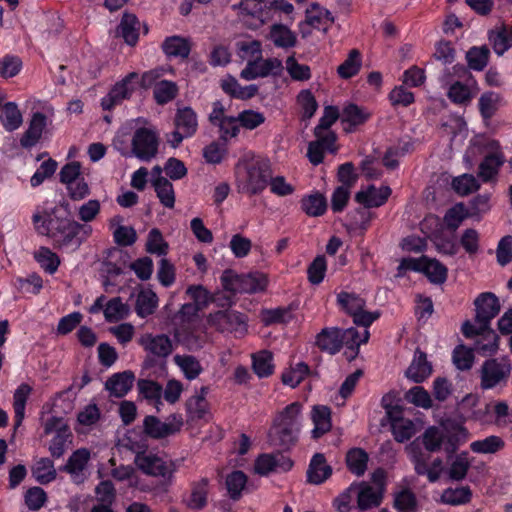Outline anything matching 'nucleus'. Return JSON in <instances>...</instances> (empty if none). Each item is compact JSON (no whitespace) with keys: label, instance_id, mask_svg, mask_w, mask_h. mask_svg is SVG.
<instances>
[{"label":"nucleus","instance_id":"obj_1","mask_svg":"<svg viewBox=\"0 0 512 512\" xmlns=\"http://www.w3.org/2000/svg\"><path fill=\"white\" fill-rule=\"evenodd\" d=\"M32 222L38 234L51 238L56 247H78L82 239L80 232L89 234L91 227L67 217L62 209L49 202L38 205L32 215Z\"/></svg>","mask_w":512,"mask_h":512},{"label":"nucleus","instance_id":"obj_2","mask_svg":"<svg viewBox=\"0 0 512 512\" xmlns=\"http://www.w3.org/2000/svg\"><path fill=\"white\" fill-rule=\"evenodd\" d=\"M270 164L262 160H241L235 167L238 192L249 196L261 194L268 186Z\"/></svg>","mask_w":512,"mask_h":512},{"label":"nucleus","instance_id":"obj_3","mask_svg":"<svg viewBox=\"0 0 512 512\" xmlns=\"http://www.w3.org/2000/svg\"><path fill=\"white\" fill-rule=\"evenodd\" d=\"M302 409L300 402H293L276 415L271 432L276 444L289 448L297 441L302 426Z\"/></svg>","mask_w":512,"mask_h":512},{"label":"nucleus","instance_id":"obj_4","mask_svg":"<svg viewBox=\"0 0 512 512\" xmlns=\"http://www.w3.org/2000/svg\"><path fill=\"white\" fill-rule=\"evenodd\" d=\"M409 270L422 272L434 284H442L447 278V268L438 260L426 256L403 258L397 268V276L401 277Z\"/></svg>","mask_w":512,"mask_h":512},{"label":"nucleus","instance_id":"obj_5","mask_svg":"<svg viewBox=\"0 0 512 512\" xmlns=\"http://www.w3.org/2000/svg\"><path fill=\"white\" fill-rule=\"evenodd\" d=\"M225 290L233 293H257L264 291L267 287V277L260 272L247 274H235L225 271L221 277Z\"/></svg>","mask_w":512,"mask_h":512},{"label":"nucleus","instance_id":"obj_6","mask_svg":"<svg viewBox=\"0 0 512 512\" xmlns=\"http://www.w3.org/2000/svg\"><path fill=\"white\" fill-rule=\"evenodd\" d=\"M134 462L144 474L160 477L166 483H172L173 475L178 469L177 461H166L153 452L136 455Z\"/></svg>","mask_w":512,"mask_h":512},{"label":"nucleus","instance_id":"obj_7","mask_svg":"<svg viewBox=\"0 0 512 512\" xmlns=\"http://www.w3.org/2000/svg\"><path fill=\"white\" fill-rule=\"evenodd\" d=\"M337 302L343 310L353 317L357 326L369 327L380 316L378 312L365 311V300L355 293L340 292Z\"/></svg>","mask_w":512,"mask_h":512},{"label":"nucleus","instance_id":"obj_8","mask_svg":"<svg viewBox=\"0 0 512 512\" xmlns=\"http://www.w3.org/2000/svg\"><path fill=\"white\" fill-rule=\"evenodd\" d=\"M208 323L220 332H229L242 337L247 332V317L235 310L217 311L208 317Z\"/></svg>","mask_w":512,"mask_h":512},{"label":"nucleus","instance_id":"obj_9","mask_svg":"<svg viewBox=\"0 0 512 512\" xmlns=\"http://www.w3.org/2000/svg\"><path fill=\"white\" fill-rule=\"evenodd\" d=\"M511 372V365L507 358L486 360L481 367V387L485 390L493 389L505 384Z\"/></svg>","mask_w":512,"mask_h":512},{"label":"nucleus","instance_id":"obj_10","mask_svg":"<svg viewBox=\"0 0 512 512\" xmlns=\"http://www.w3.org/2000/svg\"><path fill=\"white\" fill-rule=\"evenodd\" d=\"M175 130L168 136L172 147H177L184 138L192 137L198 129V117L191 107L179 108L175 114Z\"/></svg>","mask_w":512,"mask_h":512},{"label":"nucleus","instance_id":"obj_11","mask_svg":"<svg viewBox=\"0 0 512 512\" xmlns=\"http://www.w3.org/2000/svg\"><path fill=\"white\" fill-rule=\"evenodd\" d=\"M158 136L151 128H138L132 138V154L141 161H150L158 153Z\"/></svg>","mask_w":512,"mask_h":512},{"label":"nucleus","instance_id":"obj_12","mask_svg":"<svg viewBox=\"0 0 512 512\" xmlns=\"http://www.w3.org/2000/svg\"><path fill=\"white\" fill-rule=\"evenodd\" d=\"M182 426L183 420L176 414L170 415L165 421L152 415L146 416L143 420L144 433L153 439H163L174 435L180 431Z\"/></svg>","mask_w":512,"mask_h":512},{"label":"nucleus","instance_id":"obj_13","mask_svg":"<svg viewBox=\"0 0 512 512\" xmlns=\"http://www.w3.org/2000/svg\"><path fill=\"white\" fill-rule=\"evenodd\" d=\"M283 71V64L278 58L263 59L262 55L257 59H250L241 71L242 79L251 81L257 78L278 76Z\"/></svg>","mask_w":512,"mask_h":512},{"label":"nucleus","instance_id":"obj_14","mask_svg":"<svg viewBox=\"0 0 512 512\" xmlns=\"http://www.w3.org/2000/svg\"><path fill=\"white\" fill-rule=\"evenodd\" d=\"M476 308L475 322L480 329H488L490 321L500 311L498 298L490 292L481 293L474 301Z\"/></svg>","mask_w":512,"mask_h":512},{"label":"nucleus","instance_id":"obj_15","mask_svg":"<svg viewBox=\"0 0 512 512\" xmlns=\"http://www.w3.org/2000/svg\"><path fill=\"white\" fill-rule=\"evenodd\" d=\"M137 78L138 74L131 72L121 81L117 82L109 93L101 99V107L103 110H111L123 100L129 98L134 90L133 81Z\"/></svg>","mask_w":512,"mask_h":512},{"label":"nucleus","instance_id":"obj_16","mask_svg":"<svg viewBox=\"0 0 512 512\" xmlns=\"http://www.w3.org/2000/svg\"><path fill=\"white\" fill-rule=\"evenodd\" d=\"M292 466V460L281 453H265L255 460L254 470L261 476H267L272 472H287Z\"/></svg>","mask_w":512,"mask_h":512},{"label":"nucleus","instance_id":"obj_17","mask_svg":"<svg viewBox=\"0 0 512 512\" xmlns=\"http://www.w3.org/2000/svg\"><path fill=\"white\" fill-rule=\"evenodd\" d=\"M315 140L308 144L307 157L313 165H319L323 162L327 152L336 153V134L335 133H317L314 131Z\"/></svg>","mask_w":512,"mask_h":512},{"label":"nucleus","instance_id":"obj_18","mask_svg":"<svg viewBox=\"0 0 512 512\" xmlns=\"http://www.w3.org/2000/svg\"><path fill=\"white\" fill-rule=\"evenodd\" d=\"M451 73L449 70H444L440 77V82L443 87L448 88L447 96L455 104H466L472 98L471 88L476 85L469 81L461 82L450 77Z\"/></svg>","mask_w":512,"mask_h":512},{"label":"nucleus","instance_id":"obj_19","mask_svg":"<svg viewBox=\"0 0 512 512\" xmlns=\"http://www.w3.org/2000/svg\"><path fill=\"white\" fill-rule=\"evenodd\" d=\"M139 344L147 353L160 359L167 358L173 351L172 341L165 334H144L140 337Z\"/></svg>","mask_w":512,"mask_h":512},{"label":"nucleus","instance_id":"obj_20","mask_svg":"<svg viewBox=\"0 0 512 512\" xmlns=\"http://www.w3.org/2000/svg\"><path fill=\"white\" fill-rule=\"evenodd\" d=\"M462 332L466 337H471L483 333V336L475 344V350L481 353H492L497 348V336L488 329H480L479 324H472L467 321L462 326Z\"/></svg>","mask_w":512,"mask_h":512},{"label":"nucleus","instance_id":"obj_21","mask_svg":"<svg viewBox=\"0 0 512 512\" xmlns=\"http://www.w3.org/2000/svg\"><path fill=\"white\" fill-rule=\"evenodd\" d=\"M407 451L414 464V469L418 475L427 476L429 482L431 483L439 480L442 472L428 464V456L418 449L416 442L411 443L407 447Z\"/></svg>","mask_w":512,"mask_h":512},{"label":"nucleus","instance_id":"obj_22","mask_svg":"<svg viewBox=\"0 0 512 512\" xmlns=\"http://www.w3.org/2000/svg\"><path fill=\"white\" fill-rule=\"evenodd\" d=\"M390 194L391 189L388 186L377 188L374 185H370L366 189L357 192L355 200L365 208L380 207L385 204Z\"/></svg>","mask_w":512,"mask_h":512},{"label":"nucleus","instance_id":"obj_23","mask_svg":"<svg viewBox=\"0 0 512 512\" xmlns=\"http://www.w3.org/2000/svg\"><path fill=\"white\" fill-rule=\"evenodd\" d=\"M432 373V365L424 352L417 349L411 364L406 370V377L415 383H421Z\"/></svg>","mask_w":512,"mask_h":512},{"label":"nucleus","instance_id":"obj_24","mask_svg":"<svg viewBox=\"0 0 512 512\" xmlns=\"http://www.w3.org/2000/svg\"><path fill=\"white\" fill-rule=\"evenodd\" d=\"M135 376L131 371L115 373L105 383L106 390L111 396L122 398L133 387Z\"/></svg>","mask_w":512,"mask_h":512},{"label":"nucleus","instance_id":"obj_25","mask_svg":"<svg viewBox=\"0 0 512 512\" xmlns=\"http://www.w3.org/2000/svg\"><path fill=\"white\" fill-rule=\"evenodd\" d=\"M331 474L332 468L327 464L324 454H314L307 469V481L319 485L325 482Z\"/></svg>","mask_w":512,"mask_h":512},{"label":"nucleus","instance_id":"obj_26","mask_svg":"<svg viewBox=\"0 0 512 512\" xmlns=\"http://www.w3.org/2000/svg\"><path fill=\"white\" fill-rule=\"evenodd\" d=\"M240 8L243 13L251 15L261 23L273 18V0H242Z\"/></svg>","mask_w":512,"mask_h":512},{"label":"nucleus","instance_id":"obj_27","mask_svg":"<svg viewBox=\"0 0 512 512\" xmlns=\"http://www.w3.org/2000/svg\"><path fill=\"white\" fill-rule=\"evenodd\" d=\"M89 458L90 453L87 449H79L69 457L65 470L71 475L74 483L80 484L85 480V470Z\"/></svg>","mask_w":512,"mask_h":512},{"label":"nucleus","instance_id":"obj_28","mask_svg":"<svg viewBox=\"0 0 512 512\" xmlns=\"http://www.w3.org/2000/svg\"><path fill=\"white\" fill-rule=\"evenodd\" d=\"M354 489H357V504L359 509L368 510L380 505L382 493L379 489L364 482L358 485L352 484L349 490L352 491Z\"/></svg>","mask_w":512,"mask_h":512},{"label":"nucleus","instance_id":"obj_29","mask_svg":"<svg viewBox=\"0 0 512 512\" xmlns=\"http://www.w3.org/2000/svg\"><path fill=\"white\" fill-rule=\"evenodd\" d=\"M305 22L317 30L327 32L334 22V17L330 11L313 3L306 9Z\"/></svg>","mask_w":512,"mask_h":512},{"label":"nucleus","instance_id":"obj_30","mask_svg":"<svg viewBox=\"0 0 512 512\" xmlns=\"http://www.w3.org/2000/svg\"><path fill=\"white\" fill-rule=\"evenodd\" d=\"M46 126V116L43 113L36 112L32 115L28 129L20 139V144L24 148L34 146L42 136Z\"/></svg>","mask_w":512,"mask_h":512},{"label":"nucleus","instance_id":"obj_31","mask_svg":"<svg viewBox=\"0 0 512 512\" xmlns=\"http://www.w3.org/2000/svg\"><path fill=\"white\" fill-rule=\"evenodd\" d=\"M221 87L223 91L230 96L241 99V100H247L256 95L258 92V87L255 84H250L246 86H242L238 83V81L232 77L227 76L221 81Z\"/></svg>","mask_w":512,"mask_h":512},{"label":"nucleus","instance_id":"obj_32","mask_svg":"<svg viewBox=\"0 0 512 512\" xmlns=\"http://www.w3.org/2000/svg\"><path fill=\"white\" fill-rule=\"evenodd\" d=\"M489 41L494 52L501 56L512 47V28L497 26L489 32Z\"/></svg>","mask_w":512,"mask_h":512},{"label":"nucleus","instance_id":"obj_33","mask_svg":"<svg viewBox=\"0 0 512 512\" xmlns=\"http://www.w3.org/2000/svg\"><path fill=\"white\" fill-rule=\"evenodd\" d=\"M139 28L140 22L137 17L133 14L125 13L117 27V35L122 37L128 45L134 46L138 41Z\"/></svg>","mask_w":512,"mask_h":512},{"label":"nucleus","instance_id":"obj_34","mask_svg":"<svg viewBox=\"0 0 512 512\" xmlns=\"http://www.w3.org/2000/svg\"><path fill=\"white\" fill-rule=\"evenodd\" d=\"M207 392V388L202 387L199 393L188 399L186 408L191 419H207L209 416V404L206 400Z\"/></svg>","mask_w":512,"mask_h":512},{"label":"nucleus","instance_id":"obj_35","mask_svg":"<svg viewBox=\"0 0 512 512\" xmlns=\"http://www.w3.org/2000/svg\"><path fill=\"white\" fill-rule=\"evenodd\" d=\"M32 392V387L27 383L20 384L13 395L14 426L18 428L25 418L27 400Z\"/></svg>","mask_w":512,"mask_h":512},{"label":"nucleus","instance_id":"obj_36","mask_svg":"<svg viewBox=\"0 0 512 512\" xmlns=\"http://www.w3.org/2000/svg\"><path fill=\"white\" fill-rule=\"evenodd\" d=\"M139 394L152 404L157 411H160V407L163 405L162 402V386L152 380L141 379L137 383Z\"/></svg>","mask_w":512,"mask_h":512},{"label":"nucleus","instance_id":"obj_37","mask_svg":"<svg viewBox=\"0 0 512 512\" xmlns=\"http://www.w3.org/2000/svg\"><path fill=\"white\" fill-rule=\"evenodd\" d=\"M162 49L168 57L187 58L191 50V45L187 38L174 35L167 37L163 41Z\"/></svg>","mask_w":512,"mask_h":512},{"label":"nucleus","instance_id":"obj_38","mask_svg":"<svg viewBox=\"0 0 512 512\" xmlns=\"http://www.w3.org/2000/svg\"><path fill=\"white\" fill-rule=\"evenodd\" d=\"M317 346L330 354H335L342 348L340 338V328L323 329L316 338Z\"/></svg>","mask_w":512,"mask_h":512},{"label":"nucleus","instance_id":"obj_39","mask_svg":"<svg viewBox=\"0 0 512 512\" xmlns=\"http://www.w3.org/2000/svg\"><path fill=\"white\" fill-rule=\"evenodd\" d=\"M130 312L129 305L121 297H114L105 304L104 318L109 323H116L126 319Z\"/></svg>","mask_w":512,"mask_h":512},{"label":"nucleus","instance_id":"obj_40","mask_svg":"<svg viewBox=\"0 0 512 512\" xmlns=\"http://www.w3.org/2000/svg\"><path fill=\"white\" fill-rule=\"evenodd\" d=\"M208 492L209 480L207 478L192 483L190 496L186 500L187 506L197 510L204 508L207 504Z\"/></svg>","mask_w":512,"mask_h":512},{"label":"nucleus","instance_id":"obj_41","mask_svg":"<svg viewBox=\"0 0 512 512\" xmlns=\"http://www.w3.org/2000/svg\"><path fill=\"white\" fill-rule=\"evenodd\" d=\"M158 306V297L151 289H142L136 298L135 311L141 318L154 313Z\"/></svg>","mask_w":512,"mask_h":512},{"label":"nucleus","instance_id":"obj_42","mask_svg":"<svg viewBox=\"0 0 512 512\" xmlns=\"http://www.w3.org/2000/svg\"><path fill=\"white\" fill-rule=\"evenodd\" d=\"M301 209L310 217L322 216L327 210V201L323 194L315 192L301 199Z\"/></svg>","mask_w":512,"mask_h":512},{"label":"nucleus","instance_id":"obj_43","mask_svg":"<svg viewBox=\"0 0 512 512\" xmlns=\"http://www.w3.org/2000/svg\"><path fill=\"white\" fill-rule=\"evenodd\" d=\"M312 421L314 429L312 435L318 438L328 432L331 428V411L327 406H315L312 410Z\"/></svg>","mask_w":512,"mask_h":512},{"label":"nucleus","instance_id":"obj_44","mask_svg":"<svg viewBox=\"0 0 512 512\" xmlns=\"http://www.w3.org/2000/svg\"><path fill=\"white\" fill-rule=\"evenodd\" d=\"M369 336L370 333L368 331V327H363L361 332L353 327L340 329L342 347L345 346L355 352L358 351V348L361 344H364L369 340Z\"/></svg>","mask_w":512,"mask_h":512},{"label":"nucleus","instance_id":"obj_45","mask_svg":"<svg viewBox=\"0 0 512 512\" xmlns=\"http://www.w3.org/2000/svg\"><path fill=\"white\" fill-rule=\"evenodd\" d=\"M1 122L8 132L17 130L23 123V116L15 102H6L3 105Z\"/></svg>","mask_w":512,"mask_h":512},{"label":"nucleus","instance_id":"obj_46","mask_svg":"<svg viewBox=\"0 0 512 512\" xmlns=\"http://www.w3.org/2000/svg\"><path fill=\"white\" fill-rule=\"evenodd\" d=\"M122 221L121 216H114L110 220L111 226L118 225L113 232L114 241L120 246H131L137 240L136 231L133 227L120 225Z\"/></svg>","mask_w":512,"mask_h":512},{"label":"nucleus","instance_id":"obj_47","mask_svg":"<svg viewBox=\"0 0 512 512\" xmlns=\"http://www.w3.org/2000/svg\"><path fill=\"white\" fill-rule=\"evenodd\" d=\"M174 362L188 380L196 379L203 371L199 360L192 355H175Z\"/></svg>","mask_w":512,"mask_h":512},{"label":"nucleus","instance_id":"obj_48","mask_svg":"<svg viewBox=\"0 0 512 512\" xmlns=\"http://www.w3.org/2000/svg\"><path fill=\"white\" fill-rule=\"evenodd\" d=\"M369 456L361 448H353L347 452L346 463L349 471L356 476H362L367 470Z\"/></svg>","mask_w":512,"mask_h":512},{"label":"nucleus","instance_id":"obj_49","mask_svg":"<svg viewBox=\"0 0 512 512\" xmlns=\"http://www.w3.org/2000/svg\"><path fill=\"white\" fill-rule=\"evenodd\" d=\"M252 367L258 377L264 378L270 376L274 371L272 353L267 350H262L253 354Z\"/></svg>","mask_w":512,"mask_h":512},{"label":"nucleus","instance_id":"obj_50","mask_svg":"<svg viewBox=\"0 0 512 512\" xmlns=\"http://www.w3.org/2000/svg\"><path fill=\"white\" fill-rule=\"evenodd\" d=\"M270 39L280 48H290L296 44L295 34L286 26L275 24L270 30Z\"/></svg>","mask_w":512,"mask_h":512},{"label":"nucleus","instance_id":"obj_51","mask_svg":"<svg viewBox=\"0 0 512 512\" xmlns=\"http://www.w3.org/2000/svg\"><path fill=\"white\" fill-rule=\"evenodd\" d=\"M446 438L447 435L443 428L431 426L425 430L422 436V443L427 451L436 452L441 449Z\"/></svg>","mask_w":512,"mask_h":512},{"label":"nucleus","instance_id":"obj_52","mask_svg":"<svg viewBox=\"0 0 512 512\" xmlns=\"http://www.w3.org/2000/svg\"><path fill=\"white\" fill-rule=\"evenodd\" d=\"M361 65V54L357 49H353L345 61L338 66L337 73L342 79H349L360 71Z\"/></svg>","mask_w":512,"mask_h":512},{"label":"nucleus","instance_id":"obj_53","mask_svg":"<svg viewBox=\"0 0 512 512\" xmlns=\"http://www.w3.org/2000/svg\"><path fill=\"white\" fill-rule=\"evenodd\" d=\"M470 460L467 452L457 454L448 468V476L451 480L460 481L465 478L470 468Z\"/></svg>","mask_w":512,"mask_h":512},{"label":"nucleus","instance_id":"obj_54","mask_svg":"<svg viewBox=\"0 0 512 512\" xmlns=\"http://www.w3.org/2000/svg\"><path fill=\"white\" fill-rule=\"evenodd\" d=\"M261 321L266 325L288 323L293 318L291 307H277L263 309L260 313Z\"/></svg>","mask_w":512,"mask_h":512},{"label":"nucleus","instance_id":"obj_55","mask_svg":"<svg viewBox=\"0 0 512 512\" xmlns=\"http://www.w3.org/2000/svg\"><path fill=\"white\" fill-rule=\"evenodd\" d=\"M391 428L397 442L407 441L416 433L415 424L410 419L394 418L391 422Z\"/></svg>","mask_w":512,"mask_h":512},{"label":"nucleus","instance_id":"obj_56","mask_svg":"<svg viewBox=\"0 0 512 512\" xmlns=\"http://www.w3.org/2000/svg\"><path fill=\"white\" fill-rule=\"evenodd\" d=\"M226 488L232 500H238L247 484V476L244 472L236 470L226 477Z\"/></svg>","mask_w":512,"mask_h":512},{"label":"nucleus","instance_id":"obj_57","mask_svg":"<svg viewBox=\"0 0 512 512\" xmlns=\"http://www.w3.org/2000/svg\"><path fill=\"white\" fill-rule=\"evenodd\" d=\"M472 492L468 486L447 488L441 495V502L448 505H461L470 501Z\"/></svg>","mask_w":512,"mask_h":512},{"label":"nucleus","instance_id":"obj_58","mask_svg":"<svg viewBox=\"0 0 512 512\" xmlns=\"http://www.w3.org/2000/svg\"><path fill=\"white\" fill-rule=\"evenodd\" d=\"M505 443L499 436L491 435L481 440L473 441L470 449L479 454H493L504 447Z\"/></svg>","mask_w":512,"mask_h":512},{"label":"nucleus","instance_id":"obj_59","mask_svg":"<svg viewBox=\"0 0 512 512\" xmlns=\"http://www.w3.org/2000/svg\"><path fill=\"white\" fill-rule=\"evenodd\" d=\"M33 476L40 484H47L56 478L53 462L48 458L38 460L32 470Z\"/></svg>","mask_w":512,"mask_h":512},{"label":"nucleus","instance_id":"obj_60","mask_svg":"<svg viewBox=\"0 0 512 512\" xmlns=\"http://www.w3.org/2000/svg\"><path fill=\"white\" fill-rule=\"evenodd\" d=\"M169 245L158 228L149 231L146 241V251L157 256H165Z\"/></svg>","mask_w":512,"mask_h":512},{"label":"nucleus","instance_id":"obj_61","mask_svg":"<svg viewBox=\"0 0 512 512\" xmlns=\"http://www.w3.org/2000/svg\"><path fill=\"white\" fill-rule=\"evenodd\" d=\"M34 258L39 263L41 268H43L45 272L49 274H54L60 265V259L58 255L47 247H40L37 251H35Z\"/></svg>","mask_w":512,"mask_h":512},{"label":"nucleus","instance_id":"obj_62","mask_svg":"<svg viewBox=\"0 0 512 512\" xmlns=\"http://www.w3.org/2000/svg\"><path fill=\"white\" fill-rule=\"evenodd\" d=\"M152 186L160 203L164 207L172 209L175 205V192L172 183L168 179H160Z\"/></svg>","mask_w":512,"mask_h":512},{"label":"nucleus","instance_id":"obj_63","mask_svg":"<svg viewBox=\"0 0 512 512\" xmlns=\"http://www.w3.org/2000/svg\"><path fill=\"white\" fill-rule=\"evenodd\" d=\"M466 207L462 203H457L452 206L444 215V223L452 231H455L461 223L468 217Z\"/></svg>","mask_w":512,"mask_h":512},{"label":"nucleus","instance_id":"obj_64","mask_svg":"<svg viewBox=\"0 0 512 512\" xmlns=\"http://www.w3.org/2000/svg\"><path fill=\"white\" fill-rule=\"evenodd\" d=\"M489 50L486 47H472L466 54V59L470 69L482 71L487 63Z\"/></svg>","mask_w":512,"mask_h":512}]
</instances>
